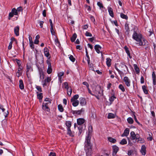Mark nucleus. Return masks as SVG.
<instances>
[{"label": "nucleus", "mask_w": 156, "mask_h": 156, "mask_svg": "<svg viewBox=\"0 0 156 156\" xmlns=\"http://www.w3.org/2000/svg\"><path fill=\"white\" fill-rule=\"evenodd\" d=\"M93 131L92 126H89L88 133L86 137L85 142L84 149L87 155H90L92 151L91 145L90 144L91 134Z\"/></svg>", "instance_id": "f257e3e1"}, {"label": "nucleus", "mask_w": 156, "mask_h": 156, "mask_svg": "<svg viewBox=\"0 0 156 156\" xmlns=\"http://www.w3.org/2000/svg\"><path fill=\"white\" fill-rule=\"evenodd\" d=\"M133 38L136 41L137 43L136 44L140 46H148V42L143 37L142 35L139 32L134 31L132 35Z\"/></svg>", "instance_id": "f03ea898"}, {"label": "nucleus", "mask_w": 156, "mask_h": 156, "mask_svg": "<svg viewBox=\"0 0 156 156\" xmlns=\"http://www.w3.org/2000/svg\"><path fill=\"white\" fill-rule=\"evenodd\" d=\"M26 75L29 78L30 76V73L33 71V64L30 63H28L26 65Z\"/></svg>", "instance_id": "7ed1b4c3"}, {"label": "nucleus", "mask_w": 156, "mask_h": 156, "mask_svg": "<svg viewBox=\"0 0 156 156\" xmlns=\"http://www.w3.org/2000/svg\"><path fill=\"white\" fill-rule=\"evenodd\" d=\"M51 104V102L49 101L46 103H43L42 105V108L43 110L48 111L49 110L48 106Z\"/></svg>", "instance_id": "20e7f679"}, {"label": "nucleus", "mask_w": 156, "mask_h": 156, "mask_svg": "<svg viewBox=\"0 0 156 156\" xmlns=\"http://www.w3.org/2000/svg\"><path fill=\"white\" fill-rule=\"evenodd\" d=\"M123 81L127 87H129L130 86L131 81L128 77H124L123 79Z\"/></svg>", "instance_id": "39448f33"}, {"label": "nucleus", "mask_w": 156, "mask_h": 156, "mask_svg": "<svg viewBox=\"0 0 156 156\" xmlns=\"http://www.w3.org/2000/svg\"><path fill=\"white\" fill-rule=\"evenodd\" d=\"M37 66L39 71L40 79L42 80L44 79V75L43 70L41 68L38 66Z\"/></svg>", "instance_id": "423d86ee"}, {"label": "nucleus", "mask_w": 156, "mask_h": 156, "mask_svg": "<svg viewBox=\"0 0 156 156\" xmlns=\"http://www.w3.org/2000/svg\"><path fill=\"white\" fill-rule=\"evenodd\" d=\"M44 54L45 56L47 58H50L49 50L47 47H45L44 49Z\"/></svg>", "instance_id": "0eeeda50"}, {"label": "nucleus", "mask_w": 156, "mask_h": 156, "mask_svg": "<svg viewBox=\"0 0 156 156\" xmlns=\"http://www.w3.org/2000/svg\"><path fill=\"white\" fill-rule=\"evenodd\" d=\"M113 153L112 155L113 156L116 155L117 152L119 151V147L116 145H114L112 147Z\"/></svg>", "instance_id": "6e6552de"}, {"label": "nucleus", "mask_w": 156, "mask_h": 156, "mask_svg": "<svg viewBox=\"0 0 156 156\" xmlns=\"http://www.w3.org/2000/svg\"><path fill=\"white\" fill-rule=\"evenodd\" d=\"M119 67L122 68V70L125 72L126 70H128V68L127 66L125 65V63H122L119 65Z\"/></svg>", "instance_id": "1a4fd4ad"}, {"label": "nucleus", "mask_w": 156, "mask_h": 156, "mask_svg": "<svg viewBox=\"0 0 156 156\" xmlns=\"http://www.w3.org/2000/svg\"><path fill=\"white\" fill-rule=\"evenodd\" d=\"M152 78L153 84L155 86V87H156V75L154 71H153L152 73Z\"/></svg>", "instance_id": "9d476101"}, {"label": "nucleus", "mask_w": 156, "mask_h": 156, "mask_svg": "<svg viewBox=\"0 0 156 156\" xmlns=\"http://www.w3.org/2000/svg\"><path fill=\"white\" fill-rule=\"evenodd\" d=\"M94 48L96 52L99 54L100 53H101V52L100 51V50L101 49V47L98 44H96L94 46Z\"/></svg>", "instance_id": "9b49d317"}, {"label": "nucleus", "mask_w": 156, "mask_h": 156, "mask_svg": "<svg viewBox=\"0 0 156 156\" xmlns=\"http://www.w3.org/2000/svg\"><path fill=\"white\" fill-rule=\"evenodd\" d=\"M79 99L80 104L81 105L83 106L86 105V102L85 98L81 97Z\"/></svg>", "instance_id": "f8f14e48"}, {"label": "nucleus", "mask_w": 156, "mask_h": 156, "mask_svg": "<svg viewBox=\"0 0 156 156\" xmlns=\"http://www.w3.org/2000/svg\"><path fill=\"white\" fill-rule=\"evenodd\" d=\"M19 29L20 28L19 26L15 27L14 29V34L16 35L17 36H19Z\"/></svg>", "instance_id": "ddd939ff"}, {"label": "nucleus", "mask_w": 156, "mask_h": 156, "mask_svg": "<svg viewBox=\"0 0 156 156\" xmlns=\"http://www.w3.org/2000/svg\"><path fill=\"white\" fill-rule=\"evenodd\" d=\"M140 152L143 155H145L146 154V147L145 145H142L141 147Z\"/></svg>", "instance_id": "4468645a"}, {"label": "nucleus", "mask_w": 156, "mask_h": 156, "mask_svg": "<svg viewBox=\"0 0 156 156\" xmlns=\"http://www.w3.org/2000/svg\"><path fill=\"white\" fill-rule=\"evenodd\" d=\"M129 130L128 128H126L124 130L123 133L121 135L122 137L124 136H127L128 135L129 133Z\"/></svg>", "instance_id": "2eb2a0df"}, {"label": "nucleus", "mask_w": 156, "mask_h": 156, "mask_svg": "<svg viewBox=\"0 0 156 156\" xmlns=\"http://www.w3.org/2000/svg\"><path fill=\"white\" fill-rule=\"evenodd\" d=\"M84 119L83 118H79L77 119V123L78 125H82L84 122Z\"/></svg>", "instance_id": "dca6fc26"}, {"label": "nucleus", "mask_w": 156, "mask_h": 156, "mask_svg": "<svg viewBox=\"0 0 156 156\" xmlns=\"http://www.w3.org/2000/svg\"><path fill=\"white\" fill-rule=\"evenodd\" d=\"M95 92L96 94H99L100 95L102 94L103 91L101 90L100 87H99L98 88H97Z\"/></svg>", "instance_id": "f3484780"}, {"label": "nucleus", "mask_w": 156, "mask_h": 156, "mask_svg": "<svg viewBox=\"0 0 156 156\" xmlns=\"http://www.w3.org/2000/svg\"><path fill=\"white\" fill-rule=\"evenodd\" d=\"M124 49H125V51L129 58L130 59L132 57L130 55L129 48L126 46H125L124 47Z\"/></svg>", "instance_id": "a211bd4d"}, {"label": "nucleus", "mask_w": 156, "mask_h": 156, "mask_svg": "<svg viewBox=\"0 0 156 156\" xmlns=\"http://www.w3.org/2000/svg\"><path fill=\"white\" fill-rule=\"evenodd\" d=\"M64 73L63 72H61L58 73V80L61 83L62 82V76L64 75Z\"/></svg>", "instance_id": "6ab92c4d"}, {"label": "nucleus", "mask_w": 156, "mask_h": 156, "mask_svg": "<svg viewBox=\"0 0 156 156\" xmlns=\"http://www.w3.org/2000/svg\"><path fill=\"white\" fill-rule=\"evenodd\" d=\"M19 87L21 90H23L24 88V85L22 80H19Z\"/></svg>", "instance_id": "aec40b11"}, {"label": "nucleus", "mask_w": 156, "mask_h": 156, "mask_svg": "<svg viewBox=\"0 0 156 156\" xmlns=\"http://www.w3.org/2000/svg\"><path fill=\"white\" fill-rule=\"evenodd\" d=\"M71 101L72 102V105L74 107L77 106L79 104V101L78 100H71Z\"/></svg>", "instance_id": "412c9836"}, {"label": "nucleus", "mask_w": 156, "mask_h": 156, "mask_svg": "<svg viewBox=\"0 0 156 156\" xmlns=\"http://www.w3.org/2000/svg\"><path fill=\"white\" fill-rule=\"evenodd\" d=\"M108 12L110 15L112 17H114V14L112 9L111 7L108 8Z\"/></svg>", "instance_id": "4be33fe9"}, {"label": "nucleus", "mask_w": 156, "mask_h": 156, "mask_svg": "<svg viewBox=\"0 0 156 156\" xmlns=\"http://www.w3.org/2000/svg\"><path fill=\"white\" fill-rule=\"evenodd\" d=\"M83 111V108H82L80 110H78L76 111H74L73 112V114H76L78 115H80L82 112Z\"/></svg>", "instance_id": "5701e85b"}, {"label": "nucleus", "mask_w": 156, "mask_h": 156, "mask_svg": "<svg viewBox=\"0 0 156 156\" xmlns=\"http://www.w3.org/2000/svg\"><path fill=\"white\" fill-rule=\"evenodd\" d=\"M125 29L126 30V32H127L128 34H129L130 30L128 24L127 23H125Z\"/></svg>", "instance_id": "b1692460"}, {"label": "nucleus", "mask_w": 156, "mask_h": 156, "mask_svg": "<svg viewBox=\"0 0 156 156\" xmlns=\"http://www.w3.org/2000/svg\"><path fill=\"white\" fill-rule=\"evenodd\" d=\"M111 59L109 58H106V64L108 67H110L111 65Z\"/></svg>", "instance_id": "393cba45"}, {"label": "nucleus", "mask_w": 156, "mask_h": 156, "mask_svg": "<svg viewBox=\"0 0 156 156\" xmlns=\"http://www.w3.org/2000/svg\"><path fill=\"white\" fill-rule=\"evenodd\" d=\"M142 88L143 91L145 94H148V90L147 89V87L145 85H144L142 86Z\"/></svg>", "instance_id": "a878e982"}, {"label": "nucleus", "mask_w": 156, "mask_h": 156, "mask_svg": "<svg viewBox=\"0 0 156 156\" xmlns=\"http://www.w3.org/2000/svg\"><path fill=\"white\" fill-rule=\"evenodd\" d=\"M77 37V35L76 33H74L72 36V37L71 38V40L72 42H74Z\"/></svg>", "instance_id": "bb28decb"}, {"label": "nucleus", "mask_w": 156, "mask_h": 156, "mask_svg": "<svg viewBox=\"0 0 156 156\" xmlns=\"http://www.w3.org/2000/svg\"><path fill=\"white\" fill-rule=\"evenodd\" d=\"M120 17L122 19H125L126 20H127V19H128V16L126 15H125L122 13H120Z\"/></svg>", "instance_id": "cd10ccee"}, {"label": "nucleus", "mask_w": 156, "mask_h": 156, "mask_svg": "<svg viewBox=\"0 0 156 156\" xmlns=\"http://www.w3.org/2000/svg\"><path fill=\"white\" fill-rule=\"evenodd\" d=\"M66 126L67 127V129L70 128L71 126V122L69 121H67L65 123Z\"/></svg>", "instance_id": "c85d7f7f"}, {"label": "nucleus", "mask_w": 156, "mask_h": 156, "mask_svg": "<svg viewBox=\"0 0 156 156\" xmlns=\"http://www.w3.org/2000/svg\"><path fill=\"white\" fill-rule=\"evenodd\" d=\"M79 126L78 127V128L79 130V133H78V135L79 136L80 135L82 131V125H79Z\"/></svg>", "instance_id": "c756f323"}, {"label": "nucleus", "mask_w": 156, "mask_h": 156, "mask_svg": "<svg viewBox=\"0 0 156 156\" xmlns=\"http://www.w3.org/2000/svg\"><path fill=\"white\" fill-rule=\"evenodd\" d=\"M119 88L123 92L125 91V90L124 86L122 84H120L119 86Z\"/></svg>", "instance_id": "7c9ffc66"}, {"label": "nucleus", "mask_w": 156, "mask_h": 156, "mask_svg": "<svg viewBox=\"0 0 156 156\" xmlns=\"http://www.w3.org/2000/svg\"><path fill=\"white\" fill-rule=\"evenodd\" d=\"M133 66L134 67V69L135 70V71L136 72V73L137 74L140 72V69L138 67L137 65L136 64H134L133 65Z\"/></svg>", "instance_id": "2f4dec72"}, {"label": "nucleus", "mask_w": 156, "mask_h": 156, "mask_svg": "<svg viewBox=\"0 0 156 156\" xmlns=\"http://www.w3.org/2000/svg\"><path fill=\"white\" fill-rule=\"evenodd\" d=\"M115 69L118 72L119 74L120 75V76H121L123 74V73L122 71L119 70L118 68H117V65L115 64Z\"/></svg>", "instance_id": "473e14b6"}, {"label": "nucleus", "mask_w": 156, "mask_h": 156, "mask_svg": "<svg viewBox=\"0 0 156 156\" xmlns=\"http://www.w3.org/2000/svg\"><path fill=\"white\" fill-rule=\"evenodd\" d=\"M115 117V115L112 113H109L108 114V119H113Z\"/></svg>", "instance_id": "72a5a7b5"}, {"label": "nucleus", "mask_w": 156, "mask_h": 156, "mask_svg": "<svg viewBox=\"0 0 156 156\" xmlns=\"http://www.w3.org/2000/svg\"><path fill=\"white\" fill-rule=\"evenodd\" d=\"M127 121L130 124H132L133 122V120L131 117H129L127 118Z\"/></svg>", "instance_id": "f704fd0d"}, {"label": "nucleus", "mask_w": 156, "mask_h": 156, "mask_svg": "<svg viewBox=\"0 0 156 156\" xmlns=\"http://www.w3.org/2000/svg\"><path fill=\"white\" fill-rule=\"evenodd\" d=\"M137 142L140 143H143L145 142V140L144 139L142 138H140L138 139Z\"/></svg>", "instance_id": "c9c22d12"}, {"label": "nucleus", "mask_w": 156, "mask_h": 156, "mask_svg": "<svg viewBox=\"0 0 156 156\" xmlns=\"http://www.w3.org/2000/svg\"><path fill=\"white\" fill-rule=\"evenodd\" d=\"M131 136L132 137V140H135V136L136 134L135 133V132L134 131H132L130 132V133Z\"/></svg>", "instance_id": "e433bc0d"}, {"label": "nucleus", "mask_w": 156, "mask_h": 156, "mask_svg": "<svg viewBox=\"0 0 156 156\" xmlns=\"http://www.w3.org/2000/svg\"><path fill=\"white\" fill-rule=\"evenodd\" d=\"M58 108L59 111L61 112H62L64 111V109L62 106L61 105H59L58 106Z\"/></svg>", "instance_id": "4c0bfd02"}, {"label": "nucleus", "mask_w": 156, "mask_h": 156, "mask_svg": "<svg viewBox=\"0 0 156 156\" xmlns=\"http://www.w3.org/2000/svg\"><path fill=\"white\" fill-rule=\"evenodd\" d=\"M52 72V69L51 68V66H48V69L47 70V73L48 74H50Z\"/></svg>", "instance_id": "58836bf2"}, {"label": "nucleus", "mask_w": 156, "mask_h": 156, "mask_svg": "<svg viewBox=\"0 0 156 156\" xmlns=\"http://www.w3.org/2000/svg\"><path fill=\"white\" fill-rule=\"evenodd\" d=\"M11 12H12L13 13V14L15 15H18V12H17V10L15 8H13L12 9V11H11Z\"/></svg>", "instance_id": "ea45409f"}, {"label": "nucleus", "mask_w": 156, "mask_h": 156, "mask_svg": "<svg viewBox=\"0 0 156 156\" xmlns=\"http://www.w3.org/2000/svg\"><path fill=\"white\" fill-rule=\"evenodd\" d=\"M119 143L121 145H125L127 144V142L125 139H123Z\"/></svg>", "instance_id": "a19ab883"}, {"label": "nucleus", "mask_w": 156, "mask_h": 156, "mask_svg": "<svg viewBox=\"0 0 156 156\" xmlns=\"http://www.w3.org/2000/svg\"><path fill=\"white\" fill-rule=\"evenodd\" d=\"M67 133L70 136H71L72 137L74 136V135L71 130L70 128L67 129Z\"/></svg>", "instance_id": "79ce46f5"}, {"label": "nucleus", "mask_w": 156, "mask_h": 156, "mask_svg": "<svg viewBox=\"0 0 156 156\" xmlns=\"http://www.w3.org/2000/svg\"><path fill=\"white\" fill-rule=\"evenodd\" d=\"M108 140L109 142L112 143H115L116 141L115 139L111 137H108Z\"/></svg>", "instance_id": "37998d69"}, {"label": "nucleus", "mask_w": 156, "mask_h": 156, "mask_svg": "<svg viewBox=\"0 0 156 156\" xmlns=\"http://www.w3.org/2000/svg\"><path fill=\"white\" fill-rule=\"evenodd\" d=\"M116 98V97L115 96L113 95L112 96H111L109 99V100L111 102V104L113 101Z\"/></svg>", "instance_id": "c03bdc74"}, {"label": "nucleus", "mask_w": 156, "mask_h": 156, "mask_svg": "<svg viewBox=\"0 0 156 156\" xmlns=\"http://www.w3.org/2000/svg\"><path fill=\"white\" fill-rule=\"evenodd\" d=\"M63 86H64L65 88L67 90L69 89L68 84L67 82H65L63 84Z\"/></svg>", "instance_id": "a18cd8bd"}, {"label": "nucleus", "mask_w": 156, "mask_h": 156, "mask_svg": "<svg viewBox=\"0 0 156 156\" xmlns=\"http://www.w3.org/2000/svg\"><path fill=\"white\" fill-rule=\"evenodd\" d=\"M79 97L78 94H76L71 99V100H77L76 99H78Z\"/></svg>", "instance_id": "49530a36"}, {"label": "nucleus", "mask_w": 156, "mask_h": 156, "mask_svg": "<svg viewBox=\"0 0 156 156\" xmlns=\"http://www.w3.org/2000/svg\"><path fill=\"white\" fill-rule=\"evenodd\" d=\"M86 56H87V62H89V61H90V58L89 56L88 55V51H87V49L86 48Z\"/></svg>", "instance_id": "de8ad7c7"}, {"label": "nucleus", "mask_w": 156, "mask_h": 156, "mask_svg": "<svg viewBox=\"0 0 156 156\" xmlns=\"http://www.w3.org/2000/svg\"><path fill=\"white\" fill-rule=\"evenodd\" d=\"M37 98L39 100H42L43 98L42 93H40L37 94Z\"/></svg>", "instance_id": "09e8293b"}, {"label": "nucleus", "mask_w": 156, "mask_h": 156, "mask_svg": "<svg viewBox=\"0 0 156 156\" xmlns=\"http://www.w3.org/2000/svg\"><path fill=\"white\" fill-rule=\"evenodd\" d=\"M97 5H98L100 9H101L102 8H103V5L100 2H97Z\"/></svg>", "instance_id": "8fccbe9b"}, {"label": "nucleus", "mask_w": 156, "mask_h": 156, "mask_svg": "<svg viewBox=\"0 0 156 156\" xmlns=\"http://www.w3.org/2000/svg\"><path fill=\"white\" fill-rule=\"evenodd\" d=\"M70 60L73 62H74L75 59L72 55H70L69 57Z\"/></svg>", "instance_id": "3c124183"}, {"label": "nucleus", "mask_w": 156, "mask_h": 156, "mask_svg": "<svg viewBox=\"0 0 156 156\" xmlns=\"http://www.w3.org/2000/svg\"><path fill=\"white\" fill-rule=\"evenodd\" d=\"M14 15L11 12H10L9 15L8 19L10 20L11 18L14 16Z\"/></svg>", "instance_id": "603ef678"}, {"label": "nucleus", "mask_w": 156, "mask_h": 156, "mask_svg": "<svg viewBox=\"0 0 156 156\" xmlns=\"http://www.w3.org/2000/svg\"><path fill=\"white\" fill-rule=\"evenodd\" d=\"M50 31L52 35H55V31L54 30L53 27H51Z\"/></svg>", "instance_id": "864d4df0"}, {"label": "nucleus", "mask_w": 156, "mask_h": 156, "mask_svg": "<svg viewBox=\"0 0 156 156\" xmlns=\"http://www.w3.org/2000/svg\"><path fill=\"white\" fill-rule=\"evenodd\" d=\"M50 58H48V59L46 60V63L48 64V66H51L50 61Z\"/></svg>", "instance_id": "5fc2aeb1"}, {"label": "nucleus", "mask_w": 156, "mask_h": 156, "mask_svg": "<svg viewBox=\"0 0 156 156\" xmlns=\"http://www.w3.org/2000/svg\"><path fill=\"white\" fill-rule=\"evenodd\" d=\"M85 35L87 37H92V34L91 33L89 32L88 31L86 32Z\"/></svg>", "instance_id": "6e6d98bb"}, {"label": "nucleus", "mask_w": 156, "mask_h": 156, "mask_svg": "<svg viewBox=\"0 0 156 156\" xmlns=\"http://www.w3.org/2000/svg\"><path fill=\"white\" fill-rule=\"evenodd\" d=\"M29 44L31 48L32 49H33L34 48V44L33 42H29Z\"/></svg>", "instance_id": "4d7b16f0"}, {"label": "nucleus", "mask_w": 156, "mask_h": 156, "mask_svg": "<svg viewBox=\"0 0 156 156\" xmlns=\"http://www.w3.org/2000/svg\"><path fill=\"white\" fill-rule=\"evenodd\" d=\"M67 90V94L68 95L71 96L72 93V89H69V90Z\"/></svg>", "instance_id": "13d9d810"}, {"label": "nucleus", "mask_w": 156, "mask_h": 156, "mask_svg": "<svg viewBox=\"0 0 156 156\" xmlns=\"http://www.w3.org/2000/svg\"><path fill=\"white\" fill-rule=\"evenodd\" d=\"M12 41H10L9 43V45L8 47V49L9 50H10L12 48Z\"/></svg>", "instance_id": "bf43d9fd"}, {"label": "nucleus", "mask_w": 156, "mask_h": 156, "mask_svg": "<svg viewBox=\"0 0 156 156\" xmlns=\"http://www.w3.org/2000/svg\"><path fill=\"white\" fill-rule=\"evenodd\" d=\"M45 82H47L48 83L51 80V78L50 77H48L46 78L45 80Z\"/></svg>", "instance_id": "052dcab7"}, {"label": "nucleus", "mask_w": 156, "mask_h": 156, "mask_svg": "<svg viewBox=\"0 0 156 156\" xmlns=\"http://www.w3.org/2000/svg\"><path fill=\"white\" fill-rule=\"evenodd\" d=\"M134 119L135 122H137L139 125H140L141 126L142 125L141 124H140V123L137 120L136 117V115H134Z\"/></svg>", "instance_id": "680f3d73"}, {"label": "nucleus", "mask_w": 156, "mask_h": 156, "mask_svg": "<svg viewBox=\"0 0 156 156\" xmlns=\"http://www.w3.org/2000/svg\"><path fill=\"white\" fill-rule=\"evenodd\" d=\"M16 10H17L18 13L19 12H20V11H22L23 10V9L22 7H19L17 8Z\"/></svg>", "instance_id": "e2e57ef3"}, {"label": "nucleus", "mask_w": 156, "mask_h": 156, "mask_svg": "<svg viewBox=\"0 0 156 156\" xmlns=\"http://www.w3.org/2000/svg\"><path fill=\"white\" fill-rule=\"evenodd\" d=\"M88 26L87 24H86L82 26V28L84 30L87 29L88 28Z\"/></svg>", "instance_id": "0e129e2a"}, {"label": "nucleus", "mask_w": 156, "mask_h": 156, "mask_svg": "<svg viewBox=\"0 0 156 156\" xmlns=\"http://www.w3.org/2000/svg\"><path fill=\"white\" fill-rule=\"evenodd\" d=\"M84 7H85V8H87V10H88V11H90L91 10V8L90 6H89L87 5H84Z\"/></svg>", "instance_id": "69168bd1"}, {"label": "nucleus", "mask_w": 156, "mask_h": 156, "mask_svg": "<svg viewBox=\"0 0 156 156\" xmlns=\"http://www.w3.org/2000/svg\"><path fill=\"white\" fill-rule=\"evenodd\" d=\"M135 137V139L137 140L140 137V135L138 133H137L136 134Z\"/></svg>", "instance_id": "338daca9"}, {"label": "nucleus", "mask_w": 156, "mask_h": 156, "mask_svg": "<svg viewBox=\"0 0 156 156\" xmlns=\"http://www.w3.org/2000/svg\"><path fill=\"white\" fill-rule=\"evenodd\" d=\"M44 22L43 21H40L39 22V24L41 28L43 27V23Z\"/></svg>", "instance_id": "774afa93"}]
</instances>
